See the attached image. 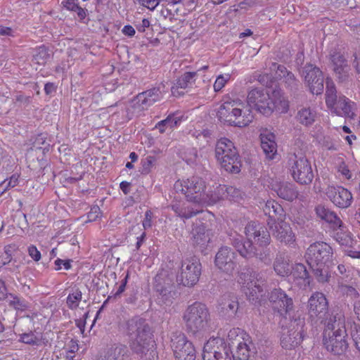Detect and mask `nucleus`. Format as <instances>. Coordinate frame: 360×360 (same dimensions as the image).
Returning <instances> with one entry per match:
<instances>
[{"label":"nucleus","mask_w":360,"mask_h":360,"mask_svg":"<svg viewBox=\"0 0 360 360\" xmlns=\"http://www.w3.org/2000/svg\"><path fill=\"white\" fill-rule=\"evenodd\" d=\"M305 321L304 318H296L291 321L289 329H283L281 338L283 348L292 349L298 346L303 340Z\"/></svg>","instance_id":"9d476101"},{"label":"nucleus","mask_w":360,"mask_h":360,"mask_svg":"<svg viewBox=\"0 0 360 360\" xmlns=\"http://www.w3.org/2000/svg\"><path fill=\"white\" fill-rule=\"evenodd\" d=\"M101 214V209L98 205L93 206L88 213L89 221H93L100 217Z\"/></svg>","instance_id":"864d4df0"},{"label":"nucleus","mask_w":360,"mask_h":360,"mask_svg":"<svg viewBox=\"0 0 360 360\" xmlns=\"http://www.w3.org/2000/svg\"><path fill=\"white\" fill-rule=\"evenodd\" d=\"M183 320L186 330L193 335L203 334L212 328L208 308L201 302H194L186 309Z\"/></svg>","instance_id":"20e7f679"},{"label":"nucleus","mask_w":360,"mask_h":360,"mask_svg":"<svg viewBox=\"0 0 360 360\" xmlns=\"http://www.w3.org/2000/svg\"><path fill=\"white\" fill-rule=\"evenodd\" d=\"M308 314L310 319L317 322H323L328 316V302L326 296L321 292H314L308 301Z\"/></svg>","instance_id":"f3484780"},{"label":"nucleus","mask_w":360,"mask_h":360,"mask_svg":"<svg viewBox=\"0 0 360 360\" xmlns=\"http://www.w3.org/2000/svg\"><path fill=\"white\" fill-rule=\"evenodd\" d=\"M125 349L123 345H113L107 350L103 360H122Z\"/></svg>","instance_id":"a19ab883"},{"label":"nucleus","mask_w":360,"mask_h":360,"mask_svg":"<svg viewBox=\"0 0 360 360\" xmlns=\"http://www.w3.org/2000/svg\"><path fill=\"white\" fill-rule=\"evenodd\" d=\"M354 66L358 73H360V50L354 55Z\"/></svg>","instance_id":"774afa93"},{"label":"nucleus","mask_w":360,"mask_h":360,"mask_svg":"<svg viewBox=\"0 0 360 360\" xmlns=\"http://www.w3.org/2000/svg\"><path fill=\"white\" fill-rule=\"evenodd\" d=\"M82 297V292L77 289L72 293L69 294L67 297V305L69 308L74 309L79 306V303Z\"/></svg>","instance_id":"49530a36"},{"label":"nucleus","mask_w":360,"mask_h":360,"mask_svg":"<svg viewBox=\"0 0 360 360\" xmlns=\"http://www.w3.org/2000/svg\"><path fill=\"white\" fill-rule=\"evenodd\" d=\"M253 343L248 339L243 338L242 341L238 342L234 354L231 353L234 360H249L251 354L255 353Z\"/></svg>","instance_id":"473e14b6"},{"label":"nucleus","mask_w":360,"mask_h":360,"mask_svg":"<svg viewBox=\"0 0 360 360\" xmlns=\"http://www.w3.org/2000/svg\"><path fill=\"white\" fill-rule=\"evenodd\" d=\"M125 333L129 338L131 349L141 358L155 355L150 328L144 319L134 316L127 321Z\"/></svg>","instance_id":"f257e3e1"},{"label":"nucleus","mask_w":360,"mask_h":360,"mask_svg":"<svg viewBox=\"0 0 360 360\" xmlns=\"http://www.w3.org/2000/svg\"><path fill=\"white\" fill-rule=\"evenodd\" d=\"M269 300L274 304L273 307L278 309L281 315L287 314L293 308L292 298L289 297L281 288H275L269 293Z\"/></svg>","instance_id":"412c9836"},{"label":"nucleus","mask_w":360,"mask_h":360,"mask_svg":"<svg viewBox=\"0 0 360 360\" xmlns=\"http://www.w3.org/2000/svg\"><path fill=\"white\" fill-rule=\"evenodd\" d=\"M203 360H232L231 351L223 339L210 338L204 345Z\"/></svg>","instance_id":"ddd939ff"},{"label":"nucleus","mask_w":360,"mask_h":360,"mask_svg":"<svg viewBox=\"0 0 360 360\" xmlns=\"http://www.w3.org/2000/svg\"><path fill=\"white\" fill-rule=\"evenodd\" d=\"M291 265L289 259L283 255H278L274 262V269L280 276H288L291 273Z\"/></svg>","instance_id":"c9c22d12"},{"label":"nucleus","mask_w":360,"mask_h":360,"mask_svg":"<svg viewBox=\"0 0 360 360\" xmlns=\"http://www.w3.org/2000/svg\"><path fill=\"white\" fill-rule=\"evenodd\" d=\"M215 156L226 172L237 174L240 171L241 162L233 142L226 138L220 139L216 144Z\"/></svg>","instance_id":"39448f33"},{"label":"nucleus","mask_w":360,"mask_h":360,"mask_svg":"<svg viewBox=\"0 0 360 360\" xmlns=\"http://www.w3.org/2000/svg\"><path fill=\"white\" fill-rule=\"evenodd\" d=\"M230 79L229 75H219L217 77L214 84V89L215 91H219L225 85L227 81Z\"/></svg>","instance_id":"603ef678"},{"label":"nucleus","mask_w":360,"mask_h":360,"mask_svg":"<svg viewBox=\"0 0 360 360\" xmlns=\"http://www.w3.org/2000/svg\"><path fill=\"white\" fill-rule=\"evenodd\" d=\"M236 253L231 248L221 247L215 255L214 264L221 272L231 276L236 268Z\"/></svg>","instance_id":"a211bd4d"},{"label":"nucleus","mask_w":360,"mask_h":360,"mask_svg":"<svg viewBox=\"0 0 360 360\" xmlns=\"http://www.w3.org/2000/svg\"><path fill=\"white\" fill-rule=\"evenodd\" d=\"M326 195L335 206L340 208H347L352 202V193L342 186H328Z\"/></svg>","instance_id":"aec40b11"},{"label":"nucleus","mask_w":360,"mask_h":360,"mask_svg":"<svg viewBox=\"0 0 360 360\" xmlns=\"http://www.w3.org/2000/svg\"><path fill=\"white\" fill-rule=\"evenodd\" d=\"M9 306L13 307L15 310L23 311L29 307L28 303L22 299L15 297L10 300Z\"/></svg>","instance_id":"09e8293b"},{"label":"nucleus","mask_w":360,"mask_h":360,"mask_svg":"<svg viewBox=\"0 0 360 360\" xmlns=\"http://www.w3.org/2000/svg\"><path fill=\"white\" fill-rule=\"evenodd\" d=\"M72 262V260L70 259H68V260H63V259H57L56 261H55V264L56 266H57V268L56 269V270H59L61 269V265L64 266V269H66V270H68L71 268V264L70 262Z\"/></svg>","instance_id":"13d9d810"},{"label":"nucleus","mask_w":360,"mask_h":360,"mask_svg":"<svg viewBox=\"0 0 360 360\" xmlns=\"http://www.w3.org/2000/svg\"><path fill=\"white\" fill-rule=\"evenodd\" d=\"M330 57L334 72L340 81H345L348 77L349 70L345 57L338 52L331 54Z\"/></svg>","instance_id":"c756f323"},{"label":"nucleus","mask_w":360,"mask_h":360,"mask_svg":"<svg viewBox=\"0 0 360 360\" xmlns=\"http://www.w3.org/2000/svg\"><path fill=\"white\" fill-rule=\"evenodd\" d=\"M315 212L318 217L330 224L333 229H340L342 222L336 214L326 207L323 205H319L315 207Z\"/></svg>","instance_id":"2f4dec72"},{"label":"nucleus","mask_w":360,"mask_h":360,"mask_svg":"<svg viewBox=\"0 0 360 360\" xmlns=\"http://www.w3.org/2000/svg\"><path fill=\"white\" fill-rule=\"evenodd\" d=\"M240 333H242V331L239 328H232L228 333V338L230 340H236L239 342L241 339V337H239Z\"/></svg>","instance_id":"bf43d9fd"},{"label":"nucleus","mask_w":360,"mask_h":360,"mask_svg":"<svg viewBox=\"0 0 360 360\" xmlns=\"http://www.w3.org/2000/svg\"><path fill=\"white\" fill-rule=\"evenodd\" d=\"M339 333L323 336V342L326 349L335 355L344 354L347 348L348 343L346 340V330L338 328Z\"/></svg>","instance_id":"6ab92c4d"},{"label":"nucleus","mask_w":360,"mask_h":360,"mask_svg":"<svg viewBox=\"0 0 360 360\" xmlns=\"http://www.w3.org/2000/svg\"><path fill=\"white\" fill-rule=\"evenodd\" d=\"M335 164L338 172H340L344 177L347 179H349L352 177L351 172L345 165L342 155H338L335 158Z\"/></svg>","instance_id":"a18cd8bd"},{"label":"nucleus","mask_w":360,"mask_h":360,"mask_svg":"<svg viewBox=\"0 0 360 360\" xmlns=\"http://www.w3.org/2000/svg\"><path fill=\"white\" fill-rule=\"evenodd\" d=\"M326 103L329 108H334L337 101L336 89L333 82L329 79H326Z\"/></svg>","instance_id":"58836bf2"},{"label":"nucleus","mask_w":360,"mask_h":360,"mask_svg":"<svg viewBox=\"0 0 360 360\" xmlns=\"http://www.w3.org/2000/svg\"><path fill=\"white\" fill-rule=\"evenodd\" d=\"M181 122V119L179 117L173 115H169L166 119L161 120L156 125L155 128L159 130L160 133H164L167 128L173 129L177 127Z\"/></svg>","instance_id":"ea45409f"},{"label":"nucleus","mask_w":360,"mask_h":360,"mask_svg":"<svg viewBox=\"0 0 360 360\" xmlns=\"http://www.w3.org/2000/svg\"><path fill=\"white\" fill-rule=\"evenodd\" d=\"M171 347L176 360H195V349L184 333L179 331L172 333Z\"/></svg>","instance_id":"9b49d317"},{"label":"nucleus","mask_w":360,"mask_h":360,"mask_svg":"<svg viewBox=\"0 0 360 360\" xmlns=\"http://www.w3.org/2000/svg\"><path fill=\"white\" fill-rule=\"evenodd\" d=\"M139 1L143 6L151 11L154 10L160 4H162L161 1L159 0H139Z\"/></svg>","instance_id":"5fc2aeb1"},{"label":"nucleus","mask_w":360,"mask_h":360,"mask_svg":"<svg viewBox=\"0 0 360 360\" xmlns=\"http://www.w3.org/2000/svg\"><path fill=\"white\" fill-rule=\"evenodd\" d=\"M153 213L150 210H147L145 213V219L143 221V226L145 229L150 228L152 226Z\"/></svg>","instance_id":"052dcab7"},{"label":"nucleus","mask_w":360,"mask_h":360,"mask_svg":"<svg viewBox=\"0 0 360 360\" xmlns=\"http://www.w3.org/2000/svg\"><path fill=\"white\" fill-rule=\"evenodd\" d=\"M261 147L267 158L272 160L277 152V144L275 141V135L269 131H264L260 134Z\"/></svg>","instance_id":"c85d7f7f"},{"label":"nucleus","mask_w":360,"mask_h":360,"mask_svg":"<svg viewBox=\"0 0 360 360\" xmlns=\"http://www.w3.org/2000/svg\"><path fill=\"white\" fill-rule=\"evenodd\" d=\"M217 117L229 125L244 127L252 122L254 116L250 108L237 98L221 104L217 111Z\"/></svg>","instance_id":"7ed1b4c3"},{"label":"nucleus","mask_w":360,"mask_h":360,"mask_svg":"<svg viewBox=\"0 0 360 360\" xmlns=\"http://www.w3.org/2000/svg\"><path fill=\"white\" fill-rule=\"evenodd\" d=\"M6 182L5 184L6 188H13L18 184V175L13 174L10 177L8 181V180H6Z\"/></svg>","instance_id":"680f3d73"},{"label":"nucleus","mask_w":360,"mask_h":360,"mask_svg":"<svg viewBox=\"0 0 360 360\" xmlns=\"http://www.w3.org/2000/svg\"><path fill=\"white\" fill-rule=\"evenodd\" d=\"M184 158L186 161L190 165L196 163L198 160L197 150L195 148H190L185 153Z\"/></svg>","instance_id":"3c124183"},{"label":"nucleus","mask_w":360,"mask_h":360,"mask_svg":"<svg viewBox=\"0 0 360 360\" xmlns=\"http://www.w3.org/2000/svg\"><path fill=\"white\" fill-rule=\"evenodd\" d=\"M301 74L305 84L313 94L319 95L323 93L324 79L323 73L319 68L311 63H307L303 67Z\"/></svg>","instance_id":"2eb2a0df"},{"label":"nucleus","mask_w":360,"mask_h":360,"mask_svg":"<svg viewBox=\"0 0 360 360\" xmlns=\"http://www.w3.org/2000/svg\"><path fill=\"white\" fill-rule=\"evenodd\" d=\"M247 240L254 245L265 248L270 244L271 236L267 229L257 221H250L245 227Z\"/></svg>","instance_id":"dca6fc26"},{"label":"nucleus","mask_w":360,"mask_h":360,"mask_svg":"<svg viewBox=\"0 0 360 360\" xmlns=\"http://www.w3.org/2000/svg\"><path fill=\"white\" fill-rule=\"evenodd\" d=\"M271 68L272 70H276V78L282 80L286 88L290 91L297 89L300 86L299 80L296 78L295 75L292 72L288 70L285 66L273 63Z\"/></svg>","instance_id":"393cba45"},{"label":"nucleus","mask_w":360,"mask_h":360,"mask_svg":"<svg viewBox=\"0 0 360 360\" xmlns=\"http://www.w3.org/2000/svg\"><path fill=\"white\" fill-rule=\"evenodd\" d=\"M335 110L338 112L339 110H342V114L345 117L353 118L354 113L352 111V106L349 99L345 97H340L339 100L336 103Z\"/></svg>","instance_id":"79ce46f5"},{"label":"nucleus","mask_w":360,"mask_h":360,"mask_svg":"<svg viewBox=\"0 0 360 360\" xmlns=\"http://www.w3.org/2000/svg\"><path fill=\"white\" fill-rule=\"evenodd\" d=\"M321 323H323L325 326L323 336H329L330 335L339 333V328L346 330L345 319L342 312L328 314Z\"/></svg>","instance_id":"5701e85b"},{"label":"nucleus","mask_w":360,"mask_h":360,"mask_svg":"<svg viewBox=\"0 0 360 360\" xmlns=\"http://www.w3.org/2000/svg\"><path fill=\"white\" fill-rule=\"evenodd\" d=\"M316 117V112L309 107H303L297 111L296 119L299 123L304 126H310Z\"/></svg>","instance_id":"e433bc0d"},{"label":"nucleus","mask_w":360,"mask_h":360,"mask_svg":"<svg viewBox=\"0 0 360 360\" xmlns=\"http://www.w3.org/2000/svg\"><path fill=\"white\" fill-rule=\"evenodd\" d=\"M225 198V186L219 185L216 186L214 190H210L208 191H205L204 195H202V198L200 202V209L193 210L192 209H186V208H179L176 205H173L172 207L176 213L181 218L188 219L191 218L197 214L202 212V207L204 206L212 205L221 200Z\"/></svg>","instance_id":"1a4fd4ad"},{"label":"nucleus","mask_w":360,"mask_h":360,"mask_svg":"<svg viewBox=\"0 0 360 360\" xmlns=\"http://www.w3.org/2000/svg\"><path fill=\"white\" fill-rule=\"evenodd\" d=\"M240 191L238 188L233 186H225V198H229L231 200H236L240 197Z\"/></svg>","instance_id":"8fccbe9b"},{"label":"nucleus","mask_w":360,"mask_h":360,"mask_svg":"<svg viewBox=\"0 0 360 360\" xmlns=\"http://www.w3.org/2000/svg\"><path fill=\"white\" fill-rule=\"evenodd\" d=\"M252 250L254 252V255L251 256L250 258L256 257L266 264L270 262L271 255L269 250L262 249L261 250H258L254 245H252Z\"/></svg>","instance_id":"de8ad7c7"},{"label":"nucleus","mask_w":360,"mask_h":360,"mask_svg":"<svg viewBox=\"0 0 360 360\" xmlns=\"http://www.w3.org/2000/svg\"><path fill=\"white\" fill-rule=\"evenodd\" d=\"M212 232L205 224L196 225L193 229V243L202 250L211 240Z\"/></svg>","instance_id":"a878e982"},{"label":"nucleus","mask_w":360,"mask_h":360,"mask_svg":"<svg viewBox=\"0 0 360 360\" xmlns=\"http://www.w3.org/2000/svg\"><path fill=\"white\" fill-rule=\"evenodd\" d=\"M156 283L155 288L159 293V302L165 305H170L176 297V292L174 290L175 287L170 283H164L162 285L158 280H156Z\"/></svg>","instance_id":"bb28decb"},{"label":"nucleus","mask_w":360,"mask_h":360,"mask_svg":"<svg viewBox=\"0 0 360 360\" xmlns=\"http://www.w3.org/2000/svg\"><path fill=\"white\" fill-rule=\"evenodd\" d=\"M273 236L279 242L291 245L295 242V235L290 224L283 220L275 222L270 226Z\"/></svg>","instance_id":"4be33fe9"},{"label":"nucleus","mask_w":360,"mask_h":360,"mask_svg":"<svg viewBox=\"0 0 360 360\" xmlns=\"http://www.w3.org/2000/svg\"><path fill=\"white\" fill-rule=\"evenodd\" d=\"M290 174L295 181L300 184H309L314 179L311 165L308 159L301 155L293 154L288 160Z\"/></svg>","instance_id":"6e6552de"},{"label":"nucleus","mask_w":360,"mask_h":360,"mask_svg":"<svg viewBox=\"0 0 360 360\" xmlns=\"http://www.w3.org/2000/svg\"><path fill=\"white\" fill-rule=\"evenodd\" d=\"M77 0H66L64 2V6L70 11H74L75 8H77L78 6Z\"/></svg>","instance_id":"0e129e2a"},{"label":"nucleus","mask_w":360,"mask_h":360,"mask_svg":"<svg viewBox=\"0 0 360 360\" xmlns=\"http://www.w3.org/2000/svg\"><path fill=\"white\" fill-rule=\"evenodd\" d=\"M20 340L22 342L28 345H35L37 343V338L33 333H23L20 335Z\"/></svg>","instance_id":"6e6d98bb"},{"label":"nucleus","mask_w":360,"mask_h":360,"mask_svg":"<svg viewBox=\"0 0 360 360\" xmlns=\"http://www.w3.org/2000/svg\"><path fill=\"white\" fill-rule=\"evenodd\" d=\"M162 98L160 87H154L139 94L134 99V105L141 110H146Z\"/></svg>","instance_id":"b1692460"},{"label":"nucleus","mask_w":360,"mask_h":360,"mask_svg":"<svg viewBox=\"0 0 360 360\" xmlns=\"http://www.w3.org/2000/svg\"><path fill=\"white\" fill-rule=\"evenodd\" d=\"M27 251H28L29 255L34 261L38 262L40 260L41 253L34 245H32L29 246Z\"/></svg>","instance_id":"4d7b16f0"},{"label":"nucleus","mask_w":360,"mask_h":360,"mask_svg":"<svg viewBox=\"0 0 360 360\" xmlns=\"http://www.w3.org/2000/svg\"><path fill=\"white\" fill-rule=\"evenodd\" d=\"M238 307V302L236 297L226 295L221 299L218 311L221 316L232 318L236 314Z\"/></svg>","instance_id":"cd10ccee"},{"label":"nucleus","mask_w":360,"mask_h":360,"mask_svg":"<svg viewBox=\"0 0 360 360\" xmlns=\"http://www.w3.org/2000/svg\"><path fill=\"white\" fill-rule=\"evenodd\" d=\"M229 240L232 245L242 257L249 259L251 256L254 255L252 244L248 243V240L246 243H243L242 236L237 233H233L230 235Z\"/></svg>","instance_id":"7c9ffc66"},{"label":"nucleus","mask_w":360,"mask_h":360,"mask_svg":"<svg viewBox=\"0 0 360 360\" xmlns=\"http://www.w3.org/2000/svg\"><path fill=\"white\" fill-rule=\"evenodd\" d=\"M274 191L280 198L288 201H292L298 195L295 185L288 182L275 186Z\"/></svg>","instance_id":"72a5a7b5"},{"label":"nucleus","mask_w":360,"mask_h":360,"mask_svg":"<svg viewBox=\"0 0 360 360\" xmlns=\"http://www.w3.org/2000/svg\"><path fill=\"white\" fill-rule=\"evenodd\" d=\"M239 283L246 288L245 292L249 297V300L254 301L259 299L263 292L265 280L259 274L242 272L240 274Z\"/></svg>","instance_id":"4468645a"},{"label":"nucleus","mask_w":360,"mask_h":360,"mask_svg":"<svg viewBox=\"0 0 360 360\" xmlns=\"http://www.w3.org/2000/svg\"><path fill=\"white\" fill-rule=\"evenodd\" d=\"M353 340L354 342L356 348L358 349V351L360 352V330H357L353 335H352Z\"/></svg>","instance_id":"338daca9"},{"label":"nucleus","mask_w":360,"mask_h":360,"mask_svg":"<svg viewBox=\"0 0 360 360\" xmlns=\"http://www.w3.org/2000/svg\"><path fill=\"white\" fill-rule=\"evenodd\" d=\"M266 215H268L271 219H275L282 217L283 214V209L277 202L274 200H267L263 208Z\"/></svg>","instance_id":"4c0bfd02"},{"label":"nucleus","mask_w":360,"mask_h":360,"mask_svg":"<svg viewBox=\"0 0 360 360\" xmlns=\"http://www.w3.org/2000/svg\"><path fill=\"white\" fill-rule=\"evenodd\" d=\"M49 57L48 49L44 46H41L34 50L32 61L36 64L44 65L46 63Z\"/></svg>","instance_id":"37998d69"},{"label":"nucleus","mask_w":360,"mask_h":360,"mask_svg":"<svg viewBox=\"0 0 360 360\" xmlns=\"http://www.w3.org/2000/svg\"><path fill=\"white\" fill-rule=\"evenodd\" d=\"M201 274V264L195 257L184 259L181 262L177 280L184 286H193L197 283Z\"/></svg>","instance_id":"f8f14e48"},{"label":"nucleus","mask_w":360,"mask_h":360,"mask_svg":"<svg viewBox=\"0 0 360 360\" xmlns=\"http://www.w3.org/2000/svg\"><path fill=\"white\" fill-rule=\"evenodd\" d=\"M174 189L176 193L184 194L188 202L200 207L206 190V183L201 177L193 176L186 180L176 181Z\"/></svg>","instance_id":"423d86ee"},{"label":"nucleus","mask_w":360,"mask_h":360,"mask_svg":"<svg viewBox=\"0 0 360 360\" xmlns=\"http://www.w3.org/2000/svg\"><path fill=\"white\" fill-rule=\"evenodd\" d=\"M274 93L269 95L263 89H253L247 96L248 105L254 107L259 113L269 116L277 108L278 100L274 98Z\"/></svg>","instance_id":"0eeeda50"},{"label":"nucleus","mask_w":360,"mask_h":360,"mask_svg":"<svg viewBox=\"0 0 360 360\" xmlns=\"http://www.w3.org/2000/svg\"><path fill=\"white\" fill-rule=\"evenodd\" d=\"M333 256V248L325 242L314 243L307 248L305 258L319 282L325 283L328 281L329 268L335 265Z\"/></svg>","instance_id":"f03ea898"},{"label":"nucleus","mask_w":360,"mask_h":360,"mask_svg":"<svg viewBox=\"0 0 360 360\" xmlns=\"http://www.w3.org/2000/svg\"><path fill=\"white\" fill-rule=\"evenodd\" d=\"M297 283L303 285L304 287L310 283L309 273L306 266L303 264H295L291 267V273Z\"/></svg>","instance_id":"f704fd0d"},{"label":"nucleus","mask_w":360,"mask_h":360,"mask_svg":"<svg viewBox=\"0 0 360 360\" xmlns=\"http://www.w3.org/2000/svg\"><path fill=\"white\" fill-rule=\"evenodd\" d=\"M197 72H187L182 75L176 81V87L186 89L191 86L195 81Z\"/></svg>","instance_id":"c03bdc74"},{"label":"nucleus","mask_w":360,"mask_h":360,"mask_svg":"<svg viewBox=\"0 0 360 360\" xmlns=\"http://www.w3.org/2000/svg\"><path fill=\"white\" fill-rule=\"evenodd\" d=\"M68 350L70 354H75L78 350V344L76 340H71L68 345Z\"/></svg>","instance_id":"69168bd1"},{"label":"nucleus","mask_w":360,"mask_h":360,"mask_svg":"<svg viewBox=\"0 0 360 360\" xmlns=\"http://www.w3.org/2000/svg\"><path fill=\"white\" fill-rule=\"evenodd\" d=\"M154 162H155V158L153 157H152V156L147 157L143 162V170L146 172H148L150 171V167L153 165Z\"/></svg>","instance_id":"e2e57ef3"}]
</instances>
